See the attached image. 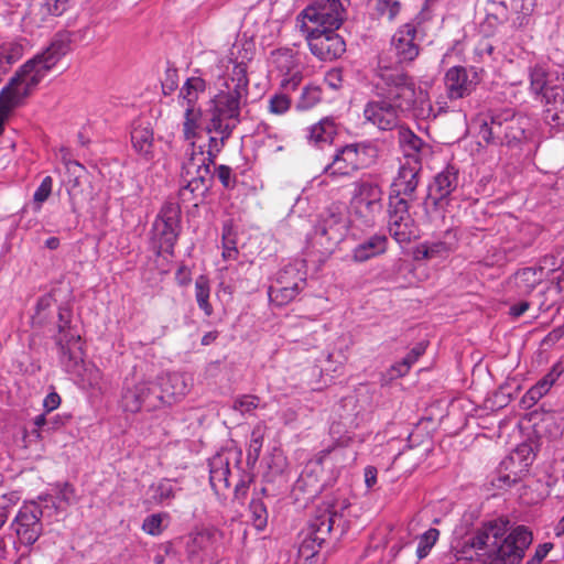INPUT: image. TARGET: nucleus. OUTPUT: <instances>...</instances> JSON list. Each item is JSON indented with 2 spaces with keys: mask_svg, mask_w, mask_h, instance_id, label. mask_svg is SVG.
<instances>
[{
  "mask_svg": "<svg viewBox=\"0 0 564 564\" xmlns=\"http://www.w3.org/2000/svg\"><path fill=\"white\" fill-rule=\"evenodd\" d=\"M552 543L539 544L535 549L533 556L530 560H528L525 564H541L542 561L549 554V552L552 550Z\"/></svg>",
  "mask_w": 564,
  "mask_h": 564,
  "instance_id": "nucleus-60",
  "label": "nucleus"
},
{
  "mask_svg": "<svg viewBox=\"0 0 564 564\" xmlns=\"http://www.w3.org/2000/svg\"><path fill=\"white\" fill-rule=\"evenodd\" d=\"M61 404V397L56 392L48 393L43 400V406L47 412H52Z\"/></svg>",
  "mask_w": 564,
  "mask_h": 564,
  "instance_id": "nucleus-64",
  "label": "nucleus"
},
{
  "mask_svg": "<svg viewBox=\"0 0 564 564\" xmlns=\"http://www.w3.org/2000/svg\"><path fill=\"white\" fill-rule=\"evenodd\" d=\"M447 97L451 100L463 99L476 90L480 78L474 68L453 66L444 77Z\"/></svg>",
  "mask_w": 564,
  "mask_h": 564,
  "instance_id": "nucleus-19",
  "label": "nucleus"
},
{
  "mask_svg": "<svg viewBox=\"0 0 564 564\" xmlns=\"http://www.w3.org/2000/svg\"><path fill=\"white\" fill-rule=\"evenodd\" d=\"M372 150L364 144H348L339 149L333 161L326 165L325 172L334 176H348L368 165L365 155Z\"/></svg>",
  "mask_w": 564,
  "mask_h": 564,
  "instance_id": "nucleus-15",
  "label": "nucleus"
},
{
  "mask_svg": "<svg viewBox=\"0 0 564 564\" xmlns=\"http://www.w3.org/2000/svg\"><path fill=\"white\" fill-rule=\"evenodd\" d=\"M270 63L283 77L281 86L294 91L303 80L299 52L291 47H280L271 52Z\"/></svg>",
  "mask_w": 564,
  "mask_h": 564,
  "instance_id": "nucleus-13",
  "label": "nucleus"
},
{
  "mask_svg": "<svg viewBox=\"0 0 564 564\" xmlns=\"http://www.w3.org/2000/svg\"><path fill=\"white\" fill-rule=\"evenodd\" d=\"M509 523L503 518L485 522L464 542L462 557L469 561L487 557L498 560L501 564H519L533 536L525 525L510 529Z\"/></svg>",
  "mask_w": 564,
  "mask_h": 564,
  "instance_id": "nucleus-2",
  "label": "nucleus"
},
{
  "mask_svg": "<svg viewBox=\"0 0 564 564\" xmlns=\"http://www.w3.org/2000/svg\"><path fill=\"white\" fill-rule=\"evenodd\" d=\"M274 282L301 292L306 286V271L303 261L289 263L281 269Z\"/></svg>",
  "mask_w": 564,
  "mask_h": 564,
  "instance_id": "nucleus-29",
  "label": "nucleus"
},
{
  "mask_svg": "<svg viewBox=\"0 0 564 564\" xmlns=\"http://www.w3.org/2000/svg\"><path fill=\"white\" fill-rule=\"evenodd\" d=\"M382 189L370 182L356 185L351 206L355 216L367 227H372L382 212Z\"/></svg>",
  "mask_w": 564,
  "mask_h": 564,
  "instance_id": "nucleus-11",
  "label": "nucleus"
},
{
  "mask_svg": "<svg viewBox=\"0 0 564 564\" xmlns=\"http://www.w3.org/2000/svg\"><path fill=\"white\" fill-rule=\"evenodd\" d=\"M217 177L226 188H232L236 184V177L231 176V169L227 165H219L216 170Z\"/></svg>",
  "mask_w": 564,
  "mask_h": 564,
  "instance_id": "nucleus-58",
  "label": "nucleus"
},
{
  "mask_svg": "<svg viewBox=\"0 0 564 564\" xmlns=\"http://www.w3.org/2000/svg\"><path fill=\"white\" fill-rule=\"evenodd\" d=\"M247 498V486L245 479L240 477L235 485L234 498L231 501L237 519H241L245 514V500Z\"/></svg>",
  "mask_w": 564,
  "mask_h": 564,
  "instance_id": "nucleus-48",
  "label": "nucleus"
},
{
  "mask_svg": "<svg viewBox=\"0 0 564 564\" xmlns=\"http://www.w3.org/2000/svg\"><path fill=\"white\" fill-rule=\"evenodd\" d=\"M181 231V207L173 202L165 203L153 224L155 248L159 256L173 254Z\"/></svg>",
  "mask_w": 564,
  "mask_h": 564,
  "instance_id": "nucleus-8",
  "label": "nucleus"
},
{
  "mask_svg": "<svg viewBox=\"0 0 564 564\" xmlns=\"http://www.w3.org/2000/svg\"><path fill=\"white\" fill-rule=\"evenodd\" d=\"M89 30H90L89 26H85L84 29H80V30H78L76 32H73L72 34H68V33H58V34H56L55 37L52 40L51 44L42 53L35 55L33 58H36L39 56H43L44 57L48 53V51L53 46V44H55V42L63 41L65 43L66 47H65V52L63 53V55H61L58 57V59L56 61L55 64H57L61 61V58L63 56H65L69 52L70 43L72 42H82V41H84L86 39V34L89 32ZM55 66L56 65H54L53 67H55Z\"/></svg>",
  "mask_w": 564,
  "mask_h": 564,
  "instance_id": "nucleus-40",
  "label": "nucleus"
},
{
  "mask_svg": "<svg viewBox=\"0 0 564 564\" xmlns=\"http://www.w3.org/2000/svg\"><path fill=\"white\" fill-rule=\"evenodd\" d=\"M387 248V236L376 234L355 247L352 250V259L356 262H365L371 258L383 254Z\"/></svg>",
  "mask_w": 564,
  "mask_h": 564,
  "instance_id": "nucleus-28",
  "label": "nucleus"
},
{
  "mask_svg": "<svg viewBox=\"0 0 564 564\" xmlns=\"http://www.w3.org/2000/svg\"><path fill=\"white\" fill-rule=\"evenodd\" d=\"M68 0H43V8L50 15H61L66 10Z\"/></svg>",
  "mask_w": 564,
  "mask_h": 564,
  "instance_id": "nucleus-56",
  "label": "nucleus"
},
{
  "mask_svg": "<svg viewBox=\"0 0 564 564\" xmlns=\"http://www.w3.org/2000/svg\"><path fill=\"white\" fill-rule=\"evenodd\" d=\"M322 100V89L319 86L310 84L306 85L296 101L295 109L305 111L317 106Z\"/></svg>",
  "mask_w": 564,
  "mask_h": 564,
  "instance_id": "nucleus-41",
  "label": "nucleus"
},
{
  "mask_svg": "<svg viewBox=\"0 0 564 564\" xmlns=\"http://www.w3.org/2000/svg\"><path fill=\"white\" fill-rule=\"evenodd\" d=\"M300 30L305 34L311 53L321 61L336 59L346 51V43L336 33L337 29L311 28L302 22Z\"/></svg>",
  "mask_w": 564,
  "mask_h": 564,
  "instance_id": "nucleus-9",
  "label": "nucleus"
},
{
  "mask_svg": "<svg viewBox=\"0 0 564 564\" xmlns=\"http://www.w3.org/2000/svg\"><path fill=\"white\" fill-rule=\"evenodd\" d=\"M372 91L375 98L366 102L362 116L366 123L381 131L398 128L401 116L413 110L417 98L424 96L422 90L416 93L409 74L393 67L386 55H379Z\"/></svg>",
  "mask_w": 564,
  "mask_h": 564,
  "instance_id": "nucleus-1",
  "label": "nucleus"
},
{
  "mask_svg": "<svg viewBox=\"0 0 564 564\" xmlns=\"http://www.w3.org/2000/svg\"><path fill=\"white\" fill-rule=\"evenodd\" d=\"M164 519H169L167 513H153L143 520L142 530L153 536L160 535L163 531Z\"/></svg>",
  "mask_w": 564,
  "mask_h": 564,
  "instance_id": "nucleus-52",
  "label": "nucleus"
},
{
  "mask_svg": "<svg viewBox=\"0 0 564 564\" xmlns=\"http://www.w3.org/2000/svg\"><path fill=\"white\" fill-rule=\"evenodd\" d=\"M212 160L205 156V151L200 147L197 149L195 142H192L191 148L186 151V159L182 163L178 191L182 202H191L208 189L212 180Z\"/></svg>",
  "mask_w": 564,
  "mask_h": 564,
  "instance_id": "nucleus-6",
  "label": "nucleus"
},
{
  "mask_svg": "<svg viewBox=\"0 0 564 564\" xmlns=\"http://www.w3.org/2000/svg\"><path fill=\"white\" fill-rule=\"evenodd\" d=\"M560 282L551 283L534 296L532 304L536 305L540 312L550 311L555 304V299H551L550 295H557L560 293Z\"/></svg>",
  "mask_w": 564,
  "mask_h": 564,
  "instance_id": "nucleus-43",
  "label": "nucleus"
},
{
  "mask_svg": "<svg viewBox=\"0 0 564 564\" xmlns=\"http://www.w3.org/2000/svg\"><path fill=\"white\" fill-rule=\"evenodd\" d=\"M530 88L542 95L546 118L557 126H564V69L545 72L533 67L530 72Z\"/></svg>",
  "mask_w": 564,
  "mask_h": 564,
  "instance_id": "nucleus-5",
  "label": "nucleus"
},
{
  "mask_svg": "<svg viewBox=\"0 0 564 564\" xmlns=\"http://www.w3.org/2000/svg\"><path fill=\"white\" fill-rule=\"evenodd\" d=\"M339 518L333 505L324 503L317 508L306 532L315 536V540L325 542Z\"/></svg>",
  "mask_w": 564,
  "mask_h": 564,
  "instance_id": "nucleus-22",
  "label": "nucleus"
},
{
  "mask_svg": "<svg viewBox=\"0 0 564 564\" xmlns=\"http://www.w3.org/2000/svg\"><path fill=\"white\" fill-rule=\"evenodd\" d=\"M344 7L338 0H316L306 7L297 17L299 26L306 21L313 23L314 28L339 29L344 21Z\"/></svg>",
  "mask_w": 564,
  "mask_h": 564,
  "instance_id": "nucleus-12",
  "label": "nucleus"
},
{
  "mask_svg": "<svg viewBox=\"0 0 564 564\" xmlns=\"http://www.w3.org/2000/svg\"><path fill=\"white\" fill-rule=\"evenodd\" d=\"M459 172L453 165L446 166L434 177V183L430 188L431 196L436 200L448 197L458 186Z\"/></svg>",
  "mask_w": 564,
  "mask_h": 564,
  "instance_id": "nucleus-26",
  "label": "nucleus"
},
{
  "mask_svg": "<svg viewBox=\"0 0 564 564\" xmlns=\"http://www.w3.org/2000/svg\"><path fill=\"white\" fill-rule=\"evenodd\" d=\"M292 100L285 94H275L269 99L268 109L273 115H284L291 108Z\"/></svg>",
  "mask_w": 564,
  "mask_h": 564,
  "instance_id": "nucleus-53",
  "label": "nucleus"
},
{
  "mask_svg": "<svg viewBox=\"0 0 564 564\" xmlns=\"http://www.w3.org/2000/svg\"><path fill=\"white\" fill-rule=\"evenodd\" d=\"M541 269L528 267L518 270L510 279V284L519 296L530 295L543 281Z\"/></svg>",
  "mask_w": 564,
  "mask_h": 564,
  "instance_id": "nucleus-25",
  "label": "nucleus"
},
{
  "mask_svg": "<svg viewBox=\"0 0 564 564\" xmlns=\"http://www.w3.org/2000/svg\"><path fill=\"white\" fill-rule=\"evenodd\" d=\"M531 305H533L532 301H521L519 303H516L510 306L509 315L512 316L513 318H518L522 316L530 308Z\"/></svg>",
  "mask_w": 564,
  "mask_h": 564,
  "instance_id": "nucleus-63",
  "label": "nucleus"
},
{
  "mask_svg": "<svg viewBox=\"0 0 564 564\" xmlns=\"http://www.w3.org/2000/svg\"><path fill=\"white\" fill-rule=\"evenodd\" d=\"M205 83L199 77H191L184 83L180 90L178 98L182 100V106L185 108H196V100L198 93L204 91Z\"/></svg>",
  "mask_w": 564,
  "mask_h": 564,
  "instance_id": "nucleus-35",
  "label": "nucleus"
},
{
  "mask_svg": "<svg viewBox=\"0 0 564 564\" xmlns=\"http://www.w3.org/2000/svg\"><path fill=\"white\" fill-rule=\"evenodd\" d=\"M56 345L59 349V361L67 372H76L83 362L82 338L78 332L70 325L72 310L68 307L58 308Z\"/></svg>",
  "mask_w": 564,
  "mask_h": 564,
  "instance_id": "nucleus-7",
  "label": "nucleus"
},
{
  "mask_svg": "<svg viewBox=\"0 0 564 564\" xmlns=\"http://www.w3.org/2000/svg\"><path fill=\"white\" fill-rule=\"evenodd\" d=\"M417 252L422 254L423 259H433L446 256L449 252V247L444 241L423 243L419 247Z\"/></svg>",
  "mask_w": 564,
  "mask_h": 564,
  "instance_id": "nucleus-51",
  "label": "nucleus"
},
{
  "mask_svg": "<svg viewBox=\"0 0 564 564\" xmlns=\"http://www.w3.org/2000/svg\"><path fill=\"white\" fill-rule=\"evenodd\" d=\"M202 126V112L198 108H185L183 134L186 141L195 142L198 137V129Z\"/></svg>",
  "mask_w": 564,
  "mask_h": 564,
  "instance_id": "nucleus-38",
  "label": "nucleus"
},
{
  "mask_svg": "<svg viewBox=\"0 0 564 564\" xmlns=\"http://www.w3.org/2000/svg\"><path fill=\"white\" fill-rule=\"evenodd\" d=\"M209 280L205 275L197 276L195 281V299L198 307L204 312L206 316H210L214 312L213 306L209 302Z\"/></svg>",
  "mask_w": 564,
  "mask_h": 564,
  "instance_id": "nucleus-39",
  "label": "nucleus"
},
{
  "mask_svg": "<svg viewBox=\"0 0 564 564\" xmlns=\"http://www.w3.org/2000/svg\"><path fill=\"white\" fill-rule=\"evenodd\" d=\"M217 531L218 530L213 528H206L203 529L202 531L196 532L192 536L191 542L187 545L188 552L192 554L196 552L194 545H198L200 549L208 547L213 540H215Z\"/></svg>",
  "mask_w": 564,
  "mask_h": 564,
  "instance_id": "nucleus-47",
  "label": "nucleus"
},
{
  "mask_svg": "<svg viewBox=\"0 0 564 564\" xmlns=\"http://www.w3.org/2000/svg\"><path fill=\"white\" fill-rule=\"evenodd\" d=\"M347 234V221L341 214L328 212L314 227V240L325 253H332Z\"/></svg>",
  "mask_w": 564,
  "mask_h": 564,
  "instance_id": "nucleus-14",
  "label": "nucleus"
},
{
  "mask_svg": "<svg viewBox=\"0 0 564 564\" xmlns=\"http://www.w3.org/2000/svg\"><path fill=\"white\" fill-rule=\"evenodd\" d=\"M377 11L388 21H393L401 11V3L398 0H378Z\"/></svg>",
  "mask_w": 564,
  "mask_h": 564,
  "instance_id": "nucleus-54",
  "label": "nucleus"
},
{
  "mask_svg": "<svg viewBox=\"0 0 564 564\" xmlns=\"http://www.w3.org/2000/svg\"><path fill=\"white\" fill-rule=\"evenodd\" d=\"M124 411L137 413L141 410L154 411L162 408V397L155 382L143 381L127 388L122 394Z\"/></svg>",
  "mask_w": 564,
  "mask_h": 564,
  "instance_id": "nucleus-17",
  "label": "nucleus"
},
{
  "mask_svg": "<svg viewBox=\"0 0 564 564\" xmlns=\"http://www.w3.org/2000/svg\"><path fill=\"white\" fill-rule=\"evenodd\" d=\"M398 141L404 153L405 159H420V152L425 145L424 141L417 137L408 127L399 126L398 128Z\"/></svg>",
  "mask_w": 564,
  "mask_h": 564,
  "instance_id": "nucleus-32",
  "label": "nucleus"
},
{
  "mask_svg": "<svg viewBox=\"0 0 564 564\" xmlns=\"http://www.w3.org/2000/svg\"><path fill=\"white\" fill-rule=\"evenodd\" d=\"M209 482L217 496H225L229 489V459L224 454H216L208 460Z\"/></svg>",
  "mask_w": 564,
  "mask_h": 564,
  "instance_id": "nucleus-24",
  "label": "nucleus"
},
{
  "mask_svg": "<svg viewBox=\"0 0 564 564\" xmlns=\"http://www.w3.org/2000/svg\"><path fill=\"white\" fill-rule=\"evenodd\" d=\"M388 227L391 237L399 245L410 243L413 239L419 237L414 219H410V221L404 220L403 223L398 224H389Z\"/></svg>",
  "mask_w": 564,
  "mask_h": 564,
  "instance_id": "nucleus-37",
  "label": "nucleus"
},
{
  "mask_svg": "<svg viewBox=\"0 0 564 564\" xmlns=\"http://www.w3.org/2000/svg\"><path fill=\"white\" fill-rule=\"evenodd\" d=\"M155 384L159 388V395L162 397V406L173 404L189 391L185 376L178 372L160 376Z\"/></svg>",
  "mask_w": 564,
  "mask_h": 564,
  "instance_id": "nucleus-21",
  "label": "nucleus"
},
{
  "mask_svg": "<svg viewBox=\"0 0 564 564\" xmlns=\"http://www.w3.org/2000/svg\"><path fill=\"white\" fill-rule=\"evenodd\" d=\"M249 522L257 531H262L268 524V512L260 501H252L249 506Z\"/></svg>",
  "mask_w": 564,
  "mask_h": 564,
  "instance_id": "nucleus-46",
  "label": "nucleus"
},
{
  "mask_svg": "<svg viewBox=\"0 0 564 564\" xmlns=\"http://www.w3.org/2000/svg\"><path fill=\"white\" fill-rule=\"evenodd\" d=\"M420 171L421 160L413 158L403 160L391 184L390 195L411 199L419 185Z\"/></svg>",
  "mask_w": 564,
  "mask_h": 564,
  "instance_id": "nucleus-20",
  "label": "nucleus"
},
{
  "mask_svg": "<svg viewBox=\"0 0 564 564\" xmlns=\"http://www.w3.org/2000/svg\"><path fill=\"white\" fill-rule=\"evenodd\" d=\"M181 490L176 480L169 478H162L149 487L150 499L156 506H171Z\"/></svg>",
  "mask_w": 564,
  "mask_h": 564,
  "instance_id": "nucleus-31",
  "label": "nucleus"
},
{
  "mask_svg": "<svg viewBox=\"0 0 564 564\" xmlns=\"http://www.w3.org/2000/svg\"><path fill=\"white\" fill-rule=\"evenodd\" d=\"M242 50L243 44L237 42L232 45L230 55L234 58V66L230 77L231 85L228 86L232 93L217 98L204 128L207 133L219 135V138L214 135L209 138L208 150L205 152V156H208L213 164L224 147L225 140L230 137L238 122L239 99L247 95V63L245 56H239Z\"/></svg>",
  "mask_w": 564,
  "mask_h": 564,
  "instance_id": "nucleus-3",
  "label": "nucleus"
},
{
  "mask_svg": "<svg viewBox=\"0 0 564 564\" xmlns=\"http://www.w3.org/2000/svg\"><path fill=\"white\" fill-rule=\"evenodd\" d=\"M426 347L427 345L425 343H417L403 358L405 364H409L412 367V365H414L419 358L424 355Z\"/></svg>",
  "mask_w": 564,
  "mask_h": 564,
  "instance_id": "nucleus-61",
  "label": "nucleus"
},
{
  "mask_svg": "<svg viewBox=\"0 0 564 564\" xmlns=\"http://www.w3.org/2000/svg\"><path fill=\"white\" fill-rule=\"evenodd\" d=\"M562 375V367L555 364L550 371L540 379L533 387H531L521 398L520 404L523 409L529 410L533 408L544 395H546L554 383Z\"/></svg>",
  "mask_w": 564,
  "mask_h": 564,
  "instance_id": "nucleus-23",
  "label": "nucleus"
},
{
  "mask_svg": "<svg viewBox=\"0 0 564 564\" xmlns=\"http://www.w3.org/2000/svg\"><path fill=\"white\" fill-rule=\"evenodd\" d=\"M153 129L149 122H134L131 130V143L134 151L145 158L153 156Z\"/></svg>",
  "mask_w": 564,
  "mask_h": 564,
  "instance_id": "nucleus-27",
  "label": "nucleus"
},
{
  "mask_svg": "<svg viewBox=\"0 0 564 564\" xmlns=\"http://www.w3.org/2000/svg\"><path fill=\"white\" fill-rule=\"evenodd\" d=\"M65 47L63 41L55 42L44 57L39 56L25 62L2 88L0 93V134L8 113L47 75L58 57L65 52Z\"/></svg>",
  "mask_w": 564,
  "mask_h": 564,
  "instance_id": "nucleus-4",
  "label": "nucleus"
},
{
  "mask_svg": "<svg viewBox=\"0 0 564 564\" xmlns=\"http://www.w3.org/2000/svg\"><path fill=\"white\" fill-rule=\"evenodd\" d=\"M325 84L334 90H337L343 85V73L339 68L329 69L324 77Z\"/></svg>",
  "mask_w": 564,
  "mask_h": 564,
  "instance_id": "nucleus-57",
  "label": "nucleus"
},
{
  "mask_svg": "<svg viewBox=\"0 0 564 564\" xmlns=\"http://www.w3.org/2000/svg\"><path fill=\"white\" fill-rule=\"evenodd\" d=\"M478 137L486 144L513 147L524 138V129L513 116H496L481 123Z\"/></svg>",
  "mask_w": 564,
  "mask_h": 564,
  "instance_id": "nucleus-10",
  "label": "nucleus"
},
{
  "mask_svg": "<svg viewBox=\"0 0 564 564\" xmlns=\"http://www.w3.org/2000/svg\"><path fill=\"white\" fill-rule=\"evenodd\" d=\"M440 538V531L435 528H430L423 534L419 536L417 547H416V556L419 560L426 557L435 545Z\"/></svg>",
  "mask_w": 564,
  "mask_h": 564,
  "instance_id": "nucleus-45",
  "label": "nucleus"
},
{
  "mask_svg": "<svg viewBox=\"0 0 564 564\" xmlns=\"http://www.w3.org/2000/svg\"><path fill=\"white\" fill-rule=\"evenodd\" d=\"M53 189V178L45 176L33 194L34 210L40 212L44 202L48 199Z\"/></svg>",
  "mask_w": 564,
  "mask_h": 564,
  "instance_id": "nucleus-49",
  "label": "nucleus"
},
{
  "mask_svg": "<svg viewBox=\"0 0 564 564\" xmlns=\"http://www.w3.org/2000/svg\"><path fill=\"white\" fill-rule=\"evenodd\" d=\"M268 294L270 301L273 304L283 306L292 302L300 294V292L293 290L292 288L284 286L278 282H273L269 288Z\"/></svg>",
  "mask_w": 564,
  "mask_h": 564,
  "instance_id": "nucleus-42",
  "label": "nucleus"
},
{
  "mask_svg": "<svg viewBox=\"0 0 564 564\" xmlns=\"http://www.w3.org/2000/svg\"><path fill=\"white\" fill-rule=\"evenodd\" d=\"M323 541L315 540V536L305 532L297 550L296 564H313V560L318 554Z\"/></svg>",
  "mask_w": 564,
  "mask_h": 564,
  "instance_id": "nucleus-36",
  "label": "nucleus"
},
{
  "mask_svg": "<svg viewBox=\"0 0 564 564\" xmlns=\"http://www.w3.org/2000/svg\"><path fill=\"white\" fill-rule=\"evenodd\" d=\"M24 46L20 42H8L0 45V63L11 65L22 57Z\"/></svg>",
  "mask_w": 564,
  "mask_h": 564,
  "instance_id": "nucleus-44",
  "label": "nucleus"
},
{
  "mask_svg": "<svg viewBox=\"0 0 564 564\" xmlns=\"http://www.w3.org/2000/svg\"><path fill=\"white\" fill-rule=\"evenodd\" d=\"M409 208L410 204L408 198L389 195L388 225L403 223L404 220L410 221V219H413L409 213Z\"/></svg>",
  "mask_w": 564,
  "mask_h": 564,
  "instance_id": "nucleus-34",
  "label": "nucleus"
},
{
  "mask_svg": "<svg viewBox=\"0 0 564 564\" xmlns=\"http://www.w3.org/2000/svg\"><path fill=\"white\" fill-rule=\"evenodd\" d=\"M54 304L55 299L51 293L39 297L35 307V315L33 316L34 321H36L39 324H43L47 318L46 312L50 311Z\"/></svg>",
  "mask_w": 564,
  "mask_h": 564,
  "instance_id": "nucleus-55",
  "label": "nucleus"
},
{
  "mask_svg": "<svg viewBox=\"0 0 564 564\" xmlns=\"http://www.w3.org/2000/svg\"><path fill=\"white\" fill-rule=\"evenodd\" d=\"M336 134L337 128L335 121L326 117L311 126L307 140L311 144L322 149L324 145L332 144Z\"/></svg>",
  "mask_w": 564,
  "mask_h": 564,
  "instance_id": "nucleus-30",
  "label": "nucleus"
},
{
  "mask_svg": "<svg viewBox=\"0 0 564 564\" xmlns=\"http://www.w3.org/2000/svg\"><path fill=\"white\" fill-rule=\"evenodd\" d=\"M560 260L556 251L554 253L546 254L541 260V264L538 269L542 270V273L544 274V270H547L549 272H553L555 270H563L562 267H558Z\"/></svg>",
  "mask_w": 564,
  "mask_h": 564,
  "instance_id": "nucleus-59",
  "label": "nucleus"
},
{
  "mask_svg": "<svg viewBox=\"0 0 564 564\" xmlns=\"http://www.w3.org/2000/svg\"><path fill=\"white\" fill-rule=\"evenodd\" d=\"M42 516L43 511L35 501L24 503L19 509L12 527L22 544L33 545L39 540L43 530Z\"/></svg>",
  "mask_w": 564,
  "mask_h": 564,
  "instance_id": "nucleus-16",
  "label": "nucleus"
},
{
  "mask_svg": "<svg viewBox=\"0 0 564 564\" xmlns=\"http://www.w3.org/2000/svg\"><path fill=\"white\" fill-rule=\"evenodd\" d=\"M349 441L350 437H340L333 446L318 452L316 455L317 464L322 465L324 460L327 458V456L336 448L337 445L347 446Z\"/></svg>",
  "mask_w": 564,
  "mask_h": 564,
  "instance_id": "nucleus-62",
  "label": "nucleus"
},
{
  "mask_svg": "<svg viewBox=\"0 0 564 564\" xmlns=\"http://www.w3.org/2000/svg\"><path fill=\"white\" fill-rule=\"evenodd\" d=\"M223 259L225 261H237L239 257L238 250V231L232 221H226L223 226L221 235Z\"/></svg>",
  "mask_w": 564,
  "mask_h": 564,
  "instance_id": "nucleus-33",
  "label": "nucleus"
},
{
  "mask_svg": "<svg viewBox=\"0 0 564 564\" xmlns=\"http://www.w3.org/2000/svg\"><path fill=\"white\" fill-rule=\"evenodd\" d=\"M494 11H488L486 15V23L491 28L502 25L508 20V8L503 1L496 2L492 4Z\"/></svg>",
  "mask_w": 564,
  "mask_h": 564,
  "instance_id": "nucleus-50",
  "label": "nucleus"
},
{
  "mask_svg": "<svg viewBox=\"0 0 564 564\" xmlns=\"http://www.w3.org/2000/svg\"><path fill=\"white\" fill-rule=\"evenodd\" d=\"M391 48L395 56V65L390 62L393 67L399 68L397 65L413 62L420 54V39L416 25L409 22L400 26L392 36ZM384 55L391 61L387 54Z\"/></svg>",
  "mask_w": 564,
  "mask_h": 564,
  "instance_id": "nucleus-18",
  "label": "nucleus"
}]
</instances>
